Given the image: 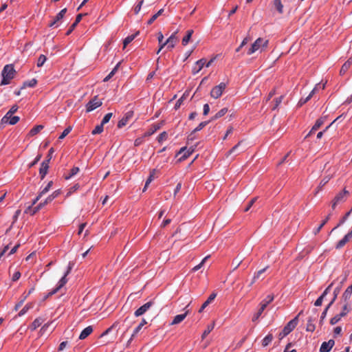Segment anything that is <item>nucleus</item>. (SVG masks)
Returning a JSON list of instances; mask_svg holds the SVG:
<instances>
[{
	"mask_svg": "<svg viewBox=\"0 0 352 352\" xmlns=\"http://www.w3.org/2000/svg\"><path fill=\"white\" fill-rule=\"evenodd\" d=\"M54 199L50 196L49 195L46 199L45 200L43 201V202H41L37 206L34 207L33 210H32V214H34L37 211H38L43 206H45L46 204L50 203L51 201H52Z\"/></svg>",
	"mask_w": 352,
	"mask_h": 352,
	"instance_id": "nucleus-20",
	"label": "nucleus"
},
{
	"mask_svg": "<svg viewBox=\"0 0 352 352\" xmlns=\"http://www.w3.org/2000/svg\"><path fill=\"white\" fill-rule=\"evenodd\" d=\"M176 34L177 32L173 33L169 36V38L166 41V42L161 45V46L160 47L157 52V54H159L160 51L164 47L165 45H167V48L169 50H171L175 47L177 41Z\"/></svg>",
	"mask_w": 352,
	"mask_h": 352,
	"instance_id": "nucleus-6",
	"label": "nucleus"
},
{
	"mask_svg": "<svg viewBox=\"0 0 352 352\" xmlns=\"http://www.w3.org/2000/svg\"><path fill=\"white\" fill-rule=\"evenodd\" d=\"M18 106L17 105H13L10 110L6 113V115L1 118V124L3 125L6 122V120H8V118L10 117V116H12L14 113L16 112L18 110Z\"/></svg>",
	"mask_w": 352,
	"mask_h": 352,
	"instance_id": "nucleus-16",
	"label": "nucleus"
},
{
	"mask_svg": "<svg viewBox=\"0 0 352 352\" xmlns=\"http://www.w3.org/2000/svg\"><path fill=\"white\" fill-rule=\"evenodd\" d=\"M315 319L312 318L311 317H309L307 320V327H306V331L314 332L315 331L316 327L314 323Z\"/></svg>",
	"mask_w": 352,
	"mask_h": 352,
	"instance_id": "nucleus-26",
	"label": "nucleus"
},
{
	"mask_svg": "<svg viewBox=\"0 0 352 352\" xmlns=\"http://www.w3.org/2000/svg\"><path fill=\"white\" fill-rule=\"evenodd\" d=\"M206 61L205 58H201L196 62V65L192 68L193 74H196L201 70L206 64Z\"/></svg>",
	"mask_w": 352,
	"mask_h": 352,
	"instance_id": "nucleus-17",
	"label": "nucleus"
},
{
	"mask_svg": "<svg viewBox=\"0 0 352 352\" xmlns=\"http://www.w3.org/2000/svg\"><path fill=\"white\" fill-rule=\"evenodd\" d=\"M228 109L226 107L221 109L213 117L211 118L210 121H213L223 117L228 112Z\"/></svg>",
	"mask_w": 352,
	"mask_h": 352,
	"instance_id": "nucleus-28",
	"label": "nucleus"
},
{
	"mask_svg": "<svg viewBox=\"0 0 352 352\" xmlns=\"http://www.w3.org/2000/svg\"><path fill=\"white\" fill-rule=\"evenodd\" d=\"M267 267H265V268H263V269H262V270H260L259 271H258V272L254 274V277H253V279H252V282H251V283H250V285H252V284H254V283H255L256 280V279H258V278H260L261 275L266 271V269H267Z\"/></svg>",
	"mask_w": 352,
	"mask_h": 352,
	"instance_id": "nucleus-45",
	"label": "nucleus"
},
{
	"mask_svg": "<svg viewBox=\"0 0 352 352\" xmlns=\"http://www.w3.org/2000/svg\"><path fill=\"white\" fill-rule=\"evenodd\" d=\"M120 65V63H118L116 66L115 67L112 69V71L104 78L103 81L104 82H107L109 81L113 76V75L116 74V72H117L118 70V68Z\"/></svg>",
	"mask_w": 352,
	"mask_h": 352,
	"instance_id": "nucleus-38",
	"label": "nucleus"
},
{
	"mask_svg": "<svg viewBox=\"0 0 352 352\" xmlns=\"http://www.w3.org/2000/svg\"><path fill=\"white\" fill-rule=\"evenodd\" d=\"M214 323H212L210 324H208L205 329V331L203 332L201 338L204 339L214 329Z\"/></svg>",
	"mask_w": 352,
	"mask_h": 352,
	"instance_id": "nucleus-36",
	"label": "nucleus"
},
{
	"mask_svg": "<svg viewBox=\"0 0 352 352\" xmlns=\"http://www.w3.org/2000/svg\"><path fill=\"white\" fill-rule=\"evenodd\" d=\"M44 320H45L41 317L36 318L30 326V330H36L38 327H40L42 324Z\"/></svg>",
	"mask_w": 352,
	"mask_h": 352,
	"instance_id": "nucleus-22",
	"label": "nucleus"
},
{
	"mask_svg": "<svg viewBox=\"0 0 352 352\" xmlns=\"http://www.w3.org/2000/svg\"><path fill=\"white\" fill-rule=\"evenodd\" d=\"M272 3L278 13L282 14L283 12V5L281 0H273Z\"/></svg>",
	"mask_w": 352,
	"mask_h": 352,
	"instance_id": "nucleus-31",
	"label": "nucleus"
},
{
	"mask_svg": "<svg viewBox=\"0 0 352 352\" xmlns=\"http://www.w3.org/2000/svg\"><path fill=\"white\" fill-rule=\"evenodd\" d=\"M50 161V157L47 160H44L41 163V167L39 169V175L41 176V179H43L47 173Z\"/></svg>",
	"mask_w": 352,
	"mask_h": 352,
	"instance_id": "nucleus-12",
	"label": "nucleus"
},
{
	"mask_svg": "<svg viewBox=\"0 0 352 352\" xmlns=\"http://www.w3.org/2000/svg\"><path fill=\"white\" fill-rule=\"evenodd\" d=\"M72 131V127L71 126H68L63 131V133H61V135L59 136L58 139L59 140H63V138H65V136H67L69 133L70 131Z\"/></svg>",
	"mask_w": 352,
	"mask_h": 352,
	"instance_id": "nucleus-55",
	"label": "nucleus"
},
{
	"mask_svg": "<svg viewBox=\"0 0 352 352\" xmlns=\"http://www.w3.org/2000/svg\"><path fill=\"white\" fill-rule=\"evenodd\" d=\"M93 332V327L91 326H88L85 328L80 333L79 336L80 340H84L87 337H88Z\"/></svg>",
	"mask_w": 352,
	"mask_h": 352,
	"instance_id": "nucleus-21",
	"label": "nucleus"
},
{
	"mask_svg": "<svg viewBox=\"0 0 352 352\" xmlns=\"http://www.w3.org/2000/svg\"><path fill=\"white\" fill-rule=\"evenodd\" d=\"M267 45L268 40L264 39L263 38H258L254 42V43H252L251 47L249 48L248 51V54L251 55L258 50L262 52L267 47Z\"/></svg>",
	"mask_w": 352,
	"mask_h": 352,
	"instance_id": "nucleus-2",
	"label": "nucleus"
},
{
	"mask_svg": "<svg viewBox=\"0 0 352 352\" xmlns=\"http://www.w3.org/2000/svg\"><path fill=\"white\" fill-rule=\"evenodd\" d=\"M194 151V149L192 148H190L187 149L186 147H182L180 148V150L177 153V156L181 155L179 161L182 162L185 160H186Z\"/></svg>",
	"mask_w": 352,
	"mask_h": 352,
	"instance_id": "nucleus-9",
	"label": "nucleus"
},
{
	"mask_svg": "<svg viewBox=\"0 0 352 352\" xmlns=\"http://www.w3.org/2000/svg\"><path fill=\"white\" fill-rule=\"evenodd\" d=\"M208 257H209L208 256H206V257H205V258L201 261V262L199 265H197L195 266V267L192 268V271L196 272V271L199 270L202 267V265H204V263H205V261L208 258Z\"/></svg>",
	"mask_w": 352,
	"mask_h": 352,
	"instance_id": "nucleus-60",
	"label": "nucleus"
},
{
	"mask_svg": "<svg viewBox=\"0 0 352 352\" xmlns=\"http://www.w3.org/2000/svg\"><path fill=\"white\" fill-rule=\"evenodd\" d=\"M210 121H204L199 123V124L193 130L194 132H197L204 129Z\"/></svg>",
	"mask_w": 352,
	"mask_h": 352,
	"instance_id": "nucleus-53",
	"label": "nucleus"
},
{
	"mask_svg": "<svg viewBox=\"0 0 352 352\" xmlns=\"http://www.w3.org/2000/svg\"><path fill=\"white\" fill-rule=\"evenodd\" d=\"M63 19V17L60 16V14H56L55 18L50 23V27H58L59 22Z\"/></svg>",
	"mask_w": 352,
	"mask_h": 352,
	"instance_id": "nucleus-33",
	"label": "nucleus"
},
{
	"mask_svg": "<svg viewBox=\"0 0 352 352\" xmlns=\"http://www.w3.org/2000/svg\"><path fill=\"white\" fill-rule=\"evenodd\" d=\"M161 126H162V124L160 123L152 124L151 126L150 127V129H148V131H147L146 134L148 135H153L157 131H158L161 128Z\"/></svg>",
	"mask_w": 352,
	"mask_h": 352,
	"instance_id": "nucleus-30",
	"label": "nucleus"
},
{
	"mask_svg": "<svg viewBox=\"0 0 352 352\" xmlns=\"http://www.w3.org/2000/svg\"><path fill=\"white\" fill-rule=\"evenodd\" d=\"M133 112L132 111L126 112L123 118L119 120L118 123V128L121 129L124 126L127 124L128 121L133 117Z\"/></svg>",
	"mask_w": 352,
	"mask_h": 352,
	"instance_id": "nucleus-13",
	"label": "nucleus"
},
{
	"mask_svg": "<svg viewBox=\"0 0 352 352\" xmlns=\"http://www.w3.org/2000/svg\"><path fill=\"white\" fill-rule=\"evenodd\" d=\"M351 294H352V284L350 286H349L344 291V292L342 295V298H343L345 302L347 301L351 298Z\"/></svg>",
	"mask_w": 352,
	"mask_h": 352,
	"instance_id": "nucleus-32",
	"label": "nucleus"
},
{
	"mask_svg": "<svg viewBox=\"0 0 352 352\" xmlns=\"http://www.w3.org/2000/svg\"><path fill=\"white\" fill-rule=\"evenodd\" d=\"M324 296H322V295L320 296H319L318 298V299L315 301L314 302V305L316 306V307H319L322 305V300L324 299Z\"/></svg>",
	"mask_w": 352,
	"mask_h": 352,
	"instance_id": "nucleus-64",
	"label": "nucleus"
},
{
	"mask_svg": "<svg viewBox=\"0 0 352 352\" xmlns=\"http://www.w3.org/2000/svg\"><path fill=\"white\" fill-rule=\"evenodd\" d=\"M352 64V57L349 58L342 66L340 73L341 75H344L349 69Z\"/></svg>",
	"mask_w": 352,
	"mask_h": 352,
	"instance_id": "nucleus-23",
	"label": "nucleus"
},
{
	"mask_svg": "<svg viewBox=\"0 0 352 352\" xmlns=\"http://www.w3.org/2000/svg\"><path fill=\"white\" fill-rule=\"evenodd\" d=\"M168 135L166 131L161 133L157 137V141L160 143L167 139Z\"/></svg>",
	"mask_w": 352,
	"mask_h": 352,
	"instance_id": "nucleus-58",
	"label": "nucleus"
},
{
	"mask_svg": "<svg viewBox=\"0 0 352 352\" xmlns=\"http://www.w3.org/2000/svg\"><path fill=\"white\" fill-rule=\"evenodd\" d=\"M52 184H53V182L52 181L49 182L48 184L46 185V186L45 188H43L40 191V192H39L40 193V196H43V195L46 194L50 190L51 187L52 186Z\"/></svg>",
	"mask_w": 352,
	"mask_h": 352,
	"instance_id": "nucleus-47",
	"label": "nucleus"
},
{
	"mask_svg": "<svg viewBox=\"0 0 352 352\" xmlns=\"http://www.w3.org/2000/svg\"><path fill=\"white\" fill-rule=\"evenodd\" d=\"M335 344V341L332 339L329 340L328 342H324L322 343L320 351V352H329L331 349Z\"/></svg>",
	"mask_w": 352,
	"mask_h": 352,
	"instance_id": "nucleus-14",
	"label": "nucleus"
},
{
	"mask_svg": "<svg viewBox=\"0 0 352 352\" xmlns=\"http://www.w3.org/2000/svg\"><path fill=\"white\" fill-rule=\"evenodd\" d=\"M188 314V311H186L184 314L175 316L174 317L173 321L171 322L170 324L171 325H175V324H179L180 322H182L186 318V317L187 316Z\"/></svg>",
	"mask_w": 352,
	"mask_h": 352,
	"instance_id": "nucleus-19",
	"label": "nucleus"
},
{
	"mask_svg": "<svg viewBox=\"0 0 352 352\" xmlns=\"http://www.w3.org/2000/svg\"><path fill=\"white\" fill-rule=\"evenodd\" d=\"M153 305V302L149 301L139 307L134 313L135 316L138 317L145 314Z\"/></svg>",
	"mask_w": 352,
	"mask_h": 352,
	"instance_id": "nucleus-11",
	"label": "nucleus"
},
{
	"mask_svg": "<svg viewBox=\"0 0 352 352\" xmlns=\"http://www.w3.org/2000/svg\"><path fill=\"white\" fill-rule=\"evenodd\" d=\"M111 117H112V113H107V114L104 116V118H103V119H102V122H101L102 125H104L105 124H107V122H109V121L110 120V119H111Z\"/></svg>",
	"mask_w": 352,
	"mask_h": 352,
	"instance_id": "nucleus-59",
	"label": "nucleus"
},
{
	"mask_svg": "<svg viewBox=\"0 0 352 352\" xmlns=\"http://www.w3.org/2000/svg\"><path fill=\"white\" fill-rule=\"evenodd\" d=\"M326 120V116H322L318 118L314 125L312 126V131H317L318 130L320 126L324 123Z\"/></svg>",
	"mask_w": 352,
	"mask_h": 352,
	"instance_id": "nucleus-24",
	"label": "nucleus"
},
{
	"mask_svg": "<svg viewBox=\"0 0 352 352\" xmlns=\"http://www.w3.org/2000/svg\"><path fill=\"white\" fill-rule=\"evenodd\" d=\"M283 98V96H280V97L276 98L274 99L275 104L274 106L272 107V110H275L278 107L280 104L282 102Z\"/></svg>",
	"mask_w": 352,
	"mask_h": 352,
	"instance_id": "nucleus-51",
	"label": "nucleus"
},
{
	"mask_svg": "<svg viewBox=\"0 0 352 352\" xmlns=\"http://www.w3.org/2000/svg\"><path fill=\"white\" fill-rule=\"evenodd\" d=\"M80 171V169L77 166H74L71 170L70 173L68 175L65 176L66 179H69L72 178V177L75 176L78 172Z\"/></svg>",
	"mask_w": 352,
	"mask_h": 352,
	"instance_id": "nucleus-42",
	"label": "nucleus"
},
{
	"mask_svg": "<svg viewBox=\"0 0 352 352\" xmlns=\"http://www.w3.org/2000/svg\"><path fill=\"white\" fill-rule=\"evenodd\" d=\"M138 34L139 31L136 32L135 34L126 36L123 41L124 48H125L131 42H132Z\"/></svg>",
	"mask_w": 352,
	"mask_h": 352,
	"instance_id": "nucleus-25",
	"label": "nucleus"
},
{
	"mask_svg": "<svg viewBox=\"0 0 352 352\" xmlns=\"http://www.w3.org/2000/svg\"><path fill=\"white\" fill-rule=\"evenodd\" d=\"M349 195V192L346 190L345 188L342 191L338 192L332 201V209L334 210L337 205L344 203L346 200Z\"/></svg>",
	"mask_w": 352,
	"mask_h": 352,
	"instance_id": "nucleus-5",
	"label": "nucleus"
},
{
	"mask_svg": "<svg viewBox=\"0 0 352 352\" xmlns=\"http://www.w3.org/2000/svg\"><path fill=\"white\" fill-rule=\"evenodd\" d=\"M300 311L294 319L290 320L278 334L279 339H282L290 333L297 326L298 322V316L301 314Z\"/></svg>",
	"mask_w": 352,
	"mask_h": 352,
	"instance_id": "nucleus-3",
	"label": "nucleus"
},
{
	"mask_svg": "<svg viewBox=\"0 0 352 352\" xmlns=\"http://www.w3.org/2000/svg\"><path fill=\"white\" fill-rule=\"evenodd\" d=\"M32 307V305L30 304H27L23 307V308L19 311V316H22L25 315L28 311Z\"/></svg>",
	"mask_w": 352,
	"mask_h": 352,
	"instance_id": "nucleus-52",
	"label": "nucleus"
},
{
	"mask_svg": "<svg viewBox=\"0 0 352 352\" xmlns=\"http://www.w3.org/2000/svg\"><path fill=\"white\" fill-rule=\"evenodd\" d=\"M47 60V58L45 55L43 54H41L38 58V60H37V67H41L43 65V64L45 63V62Z\"/></svg>",
	"mask_w": 352,
	"mask_h": 352,
	"instance_id": "nucleus-49",
	"label": "nucleus"
},
{
	"mask_svg": "<svg viewBox=\"0 0 352 352\" xmlns=\"http://www.w3.org/2000/svg\"><path fill=\"white\" fill-rule=\"evenodd\" d=\"M226 88V84L225 82H221L219 85L214 87L210 91V96L214 99H217L221 96L223 91Z\"/></svg>",
	"mask_w": 352,
	"mask_h": 352,
	"instance_id": "nucleus-7",
	"label": "nucleus"
},
{
	"mask_svg": "<svg viewBox=\"0 0 352 352\" xmlns=\"http://www.w3.org/2000/svg\"><path fill=\"white\" fill-rule=\"evenodd\" d=\"M193 32H194V31L192 30H188L186 32V35L183 38L182 41V43L183 45L185 46L189 43Z\"/></svg>",
	"mask_w": 352,
	"mask_h": 352,
	"instance_id": "nucleus-29",
	"label": "nucleus"
},
{
	"mask_svg": "<svg viewBox=\"0 0 352 352\" xmlns=\"http://www.w3.org/2000/svg\"><path fill=\"white\" fill-rule=\"evenodd\" d=\"M273 340V336L271 333L267 335L262 340L263 346H267Z\"/></svg>",
	"mask_w": 352,
	"mask_h": 352,
	"instance_id": "nucleus-39",
	"label": "nucleus"
},
{
	"mask_svg": "<svg viewBox=\"0 0 352 352\" xmlns=\"http://www.w3.org/2000/svg\"><path fill=\"white\" fill-rule=\"evenodd\" d=\"M74 266V262L69 261L66 272H65L63 276L59 280L56 287L52 289L51 294L57 293L65 285L68 281L67 276L70 274Z\"/></svg>",
	"mask_w": 352,
	"mask_h": 352,
	"instance_id": "nucleus-4",
	"label": "nucleus"
},
{
	"mask_svg": "<svg viewBox=\"0 0 352 352\" xmlns=\"http://www.w3.org/2000/svg\"><path fill=\"white\" fill-rule=\"evenodd\" d=\"M41 155H38L35 159L34 160L33 162H32L30 164H29V168H32L33 167L35 164H36L38 161L41 160Z\"/></svg>",
	"mask_w": 352,
	"mask_h": 352,
	"instance_id": "nucleus-63",
	"label": "nucleus"
},
{
	"mask_svg": "<svg viewBox=\"0 0 352 352\" xmlns=\"http://www.w3.org/2000/svg\"><path fill=\"white\" fill-rule=\"evenodd\" d=\"M15 70L12 65H6L4 66L2 72L1 85H6L10 83L11 80L14 77Z\"/></svg>",
	"mask_w": 352,
	"mask_h": 352,
	"instance_id": "nucleus-1",
	"label": "nucleus"
},
{
	"mask_svg": "<svg viewBox=\"0 0 352 352\" xmlns=\"http://www.w3.org/2000/svg\"><path fill=\"white\" fill-rule=\"evenodd\" d=\"M44 128L43 125H36L34 127H33L29 132V135L30 136H34L38 133L43 129Z\"/></svg>",
	"mask_w": 352,
	"mask_h": 352,
	"instance_id": "nucleus-34",
	"label": "nucleus"
},
{
	"mask_svg": "<svg viewBox=\"0 0 352 352\" xmlns=\"http://www.w3.org/2000/svg\"><path fill=\"white\" fill-rule=\"evenodd\" d=\"M37 84V80L35 78H32L30 80L23 82V87H34Z\"/></svg>",
	"mask_w": 352,
	"mask_h": 352,
	"instance_id": "nucleus-46",
	"label": "nucleus"
},
{
	"mask_svg": "<svg viewBox=\"0 0 352 352\" xmlns=\"http://www.w3.org/2000/svg\"><path fill=\"white\" fill-rule=\"evenodd\" d=\"M164 12V9H160L157 13L153 14L151 18L148 21V25L152 24L160 15Z\"/></svg>",
	"mask_w": 352,
	"mask_h": 352,
	"instance_id": "nucleus-37",
	"label": "nucleus"
},
{
	"mask_svg": "<svg viewBox=\"0 0 352 352\" xmlns=\"http://www.w3.org/2000/svg\"><path fill=\"white\" fill-rule=\"evenodd\" d=\"M346 315V312H341L339 314L336 315L334 317H333L330 320V324L331 325H334L336 323H338L342 317L345 316Z\"/></svg>",
	"mask_w": 352,
	"mask_h": 352,
	"instance_id": "nucleus-27",
	"label": "nucleus"
},
{
	"mask_svg": "<svg viewBox=\"0 0 352 352\" xmlns=\"http://www.w3.org/2000/svg\"><path fill=\"white\" fill-rule=\"evenodd\" d=\"M341 290V286L336 287L333 290V298L331 300V302L329 303V305H332L335 300H336L338 295L340 294Z\"/></svg>",
	"mask_w": 352,
	"mask_h": 352,
	"instance_id": "nucleus-41",
	"label": "nucleus"
},
{
	"mask_svg": "<svg viewBox=\"0 0 352 352\" xmlns=\"http://www.w3.org/2000/svg\"><path fill=\"white\" fill-rule=\"evenodd\" d=\"M153 175H154V173H152L150 174L148 178L146 179V183H145V185H144V189H143V191H145L146 190V188L148 187V186L149 185V184L152 182V180L153 179Z\"/></svg>",
	"mask_w": 352,
	"mask_h": 352,
	"instance_id": "nucleus-61",
	"label": "nucleus"
},
{
	"mask_svg": "<svg viewBox=\"0 0 352 352\" xmlns=\"http://www.w3.org/2000/svg\"><path fill=\"white\" fill-rule=\"evenodd\" d=\"M352 239V230L346 234L341 240H340L336 245V249H340Z\"/></svg>",
	"mask_w": 352,
	"mask_h": 352,
	"instance_id": "nucleus-15",
	"label": "nucleus"
},
{
	"mask_svg": "<svg viewBox=\"0 0 352 352\" xmlns=\"http://www.w3.org/2000/svg\"><path fill=\"white\" fill-rule=\"evenodd\" d=\"M256 199H257V197H254L251 200H250L249 202L248 203L247 206L244 208V212H248L251 208V207L253 206V204L255 203Z\"/></svg>",
	"mask_w": 352,
	"mask_h": 352,
	"instance_id": "nucleus-54",
	"label": "nucleus"
},
{
	"mask_svg": "<svg viewBox=\"0 0 352 352\" xmlns=\"http://www.w3.org/2000/svg\"><path fill=\"white\" fill-rule=\"evenodd\" d=\"M330 180V177H324L320 182V184H319V186L318 187V190L317 192H318L322 186H324Z\"/></svg>",
	"mask_w": 352,
	"mask_h": 352,
	"instance_id": "nucleus-56",
	"label": "nucleus"
},
{
	"mask_svg": "<svg viewBox=\"0 0 352 352\" xmlns=\"http://www.w3.org/2000/svg\"><path fill=\"white\" fill-rule=\"evenodd\" d=\"M146 321L145 319H142V322L135 328L133 332L132 333V337H135L142 329V327L146 324Z\"/></svg>",
	"mask_w": 352,
	"mask_h": 352,
	"instance_id": "nucleus-35",
	"label": "nucleus"
},
{
	"mask_svg": "<svg viewBox=\"0 0 352 352\" xmlns=\"http://www.w3.org/2000/svg\"><path fill=\"white\" fill-rule=\"evenodd\" d=\"M102 102L98 98V96L94 97L93 99L89 100L86 104L87 112H90L100 107Z\"/></svg>",
	"mask_w": 352,
	"mask_h": 352,
	"instance_id": "nucleus-8",
	"label": "nucleus"
},
{
	"mask_svg": "<svg viewBox=\"0 0 352 352\" xmlns=\"http://www.w3.org/2000/svg\"><path fill=\"white\" fill-rule=\"evenodd\" d=\"M274 296L273 294L267 295L261 302L260 308L258 309V315H261L267 305L274 300Z\"/></svg>",
	"mask_w": 352,
	"mask_h": 352,
	"instance_id": "nucleus-10",
	"label": "nucleus"
},
{
	"mask_svg": "<svg viewBox=\"0 0 352 352\" xmlns=\"http://www.w3.org/2000/svg\"><path fill=\"white\" fill-rule=\"evenodd\" d=\"M351 211H352V208H351V210L350 211H349L348 212H346V213L345 214V215H344V216L341 219V220L340 221V223L338 224V226H336V227L333 229V230H335L336 228H337L338 227H339L340 225L343 224V223L346 221V219H348V217H349V215H350V214H351Z\"/></svg>",
	"mask_w": 352,
	"mask_h": 352,
	"instance_id": "nucleus-50",
	"label": "nucleus"
},
{
	"mask_svg": "<svg viewBox=\"0 0 352 352\" xmlns=\"http://www.w3.org/2000/svg\"><path fill=\"white\" fill-rule=\"evenodd\" d=\"M103 126L104 125H102V123H100V124L97 125L94 129L92 131L91 133L92 135H96V134H100L101 133L102 131H103Z\"/></svg>",
	"mask_w": 352,
	"mask_h": 352,
	"instance_id": "nucleus-48",
	"label": "nucleus"
},
{
	"mask_svg": "<svg viewBox=\"0 0 352 352\" xmlns=\"http://www.w3.org/2000/svg\"><path fill=\"white\" fill-rule=\"evenodd\" d=\"M324 87L325 84H323L322 85L320 84H317L316 87L313 89V90L307 96V97H309V98L311 99L317 90H318L319 89H324Z\"/></svg>",
	"mask_w": 352,
	"mask_h": 352,
	"instance_id": "nucleus-43",
	"label": "nucleus"
},
{
	"mask_svg": "<svg viewBox=\"0 0 352 352\" xmlns=\"http://www.w3.org/2000/svg\"><path fill=\"white\" fill-rule=\"evenodd\" d=\"M20 118L19 116H10V117L8 118V120H6V122L5 124H10L11 125H14L16 124L19 121Z\"/></svg>",
	"mask_w": 352,
	"mask_h": 352,
	"instance_id": "nucleus-40",
	"label": "nucleus"
},
{
	"mask_svg": "<svg viewBox=\"0 0 352 352\" xmlns=\"http://www.w3.org/2000/svg\"><path fill=\"white\" fill-rule=\"evenodd\" d=\"M217 296V294L215 292H212L210 296L208 298V299L203 303V305H201V307H200V309H199V313H201L204 309L208 306L214 300V298H216Z\"/></svg>",
	"mask_w": 352,
	"mask_h": 352,
	"instance_id": "nucleus-18",
	"label": "nucleus"
},
{
	"mask_svg": "<svg viewBox=\"0 0 352 352\" xmlns=\"http://www.w3.org/2000/svg\"><path fill=\"white\" fill-rule=\"evenodd\" d=\"M144 3V0H140L134 8V13L138 14L141 10L142 6Z\"/></svg>",
	"mask_w": 352,
	"mask_h": 352,
	"instance_id": "nucleus-57",
	"label": "nucleus"
},
{
	"mask_svg": "<svg viewBox=\"0 0 352 352\" xmlns=\"http://www.w3.org/2000/svg\"><path fill=\"white\" fill-rule=\"evenodd\" d=\"M330 214L326 217V219L320 223V225L316 228L314 230V234H317L320 232V230L322 229V228L327 223V222L329 221V219H330Z\"/></svg>",
	"mask_w": 352,
	"mask_h": 352,
	"instance_id": "nucleus-44",
	"label": "nucleus"
},
{
	"mask_svg": "<svg viewBox=\"0 0 352 352\" xmlns=\"http://www.w3.org/2000/svg\"><path fill=\"white\" fill-rule=\"evenodd\" d=\"M330 307H331V305H329L328 304V305L326 307V308L322 311L321 316H320V322H322L323 321V320L325 318L327 311Z\"/></svg>",
	"mask_w": 352,
	"mask_h": 352,
	"instance_id": "nucleus-62",
	"label": "nucleus"
}]
</instances>
